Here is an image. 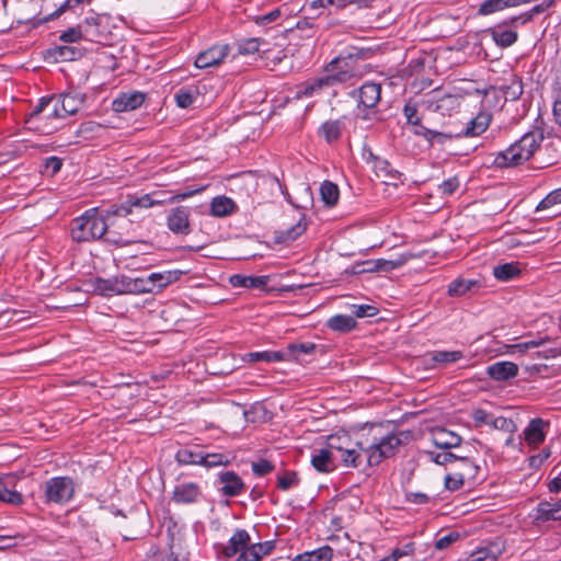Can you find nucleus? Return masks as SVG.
Segmentation results:
<instances>
[{
	"label": "nucleus",
	"mask_w": 561,
	"mask_h": 561,
	"mask_svg": "<svg viewBox=\"0 0 561 561\" xmlns=\"http://www.w3.org/2000/svg\"><path fill=\"white\" fill-rule=\"evenodd\" d=\"M413 437L411 431L390 432L383 436L371 439L355 438L351 446L337 453L344 467L358 468L363 463L367 466H377L386 458L396 455L398 448L408 444Z\"/></svg>",
	"instance_id": "f257e3e1"
},
{
	"label": "nucleus",
	"mask_w": 561,
	"mask_h": 561,
	"mask_svg": "<svg viewBox=\"0 0 561 561\" xmlns=\"http://www.w3.org/2000/svg\"><path fill=\"white\" fill-rule=\"evenodd\" d=\"M543 139L545 136L542 128L535 127L525 133L508 148L497 152L493 160V164L500 169L522 165L535 156Z\"/></svg>",
	"instance_id": "f03ea898"
},
{
	"label": "nucleus",
	"mask_w": 561,
	"mask_h": 561,
	"mask_svg": "<svg viewBox=\"0 0 561 561\" xmlns=\"http://www.w3.org/2000/svg\"><path fill=\"white\" fill-rule=\"evenodd\" d=\"M113 216L108 209L99 213L98 208H90L70 222V237L73 242L84 243L102 239L107 231L106 220Z\"/></svg>",
	"instance_id": "7ed1b4c3"
},
{
	"label": "nucleus",
	"mask_w": 561,
	"mask_h": 561,
	"mask_svg": "<svg viewBox=\"0 0 561 561\" xmlns=\"http://www.w3.org/2000/svg\"><path fill=\"white\" fill-rule=\"evenodd\" d=\"M55 95L43 96L25 118V126L30 130L41 134H51L57 130L56 121L62 119Z\"/></svg>",
	"instance_id": "20e7f679"
},
{
	"label": "nucleus",
	"mask_w": 561,
	"mask_h": 561,
	"mask_svg": "<svg viewBox=\"0 0 561 561\" xmlns=\"http://www.w3.org/2000/svg\"><path fill=\"white\" fill-rule=\"evenodd\" d=\"M358 54H341L325 65V76L330 79L332 87L345 84L360 77Z\"/></svg>",
	"instance_id": "39448f33"
},
{
	"label": "nucleus",
	"mask_w": 561,
	"mask_h": 561,
	"mask_svg": "<svg viewBox=\"0 0 561 561\" xmlns=\"http://www.w3.org/2000/svg\"><path fill=\"white\" fill-rule=\"evenodd\" d=\"M45 501L47 503L66 504L75 494V483L69 477H54L44 484Z\"/></svg>",
	"instance_id": "423d86ee"
},
{
	"label": "nucleus",
	"mask_w": 561,
	"mask_h": 561,
	"mask_svg": "<svg viewBox=\"0 0 561 561\" xmlns=\"http://www.w3.org/2000/svg\"><path fill=\"white\" fill-rule=\"evenodd\" d=\"M131 277L122 275L113 278H98L94 289L102 296L133 295Z\"/></svg>",
	"instance_id": "0eeeda50"
},
{
	"label": "nucleus",
	"mask_w": 561,
	"mask_h": 561,
	"mask_svg": "<svg viewBox=\"0 0 561 561\" xmlns=\"http://www.w3.org/2000/svg\"><path fill=\"white\" fill-rule=\"evenodd\" d=\"M162 199H154L153 195L145 194L142 196H128L126 202L121 205H113L108 208V214L113 216L126 217L128 216L134 207L149 208L154 205H161Z\"/></svg>",
	"instance_id": "6e6552de"
},
{
	"label": "nucleus",
	"mask_w": 561,
	"mask_h": 561,
	"mask_svg": "<svg viewBox=\"0 0 561 561\" xmlns=\"http://www.w3.org/2000/svg\"><path fill=\"white\" fill-rule=\"evenodd\" d=\"M203 491L196 482H182L174 486L171 500L178 505H190L203 500Z\"/></svg>",
	"instance_id": "1a4fd4ad"
},
{
	"label": "nucleus",
	"mask_w": 561,
	"mask_h": 561,
	"mask_svg": "<svg viewBox=\"0 0 561 561\" xmlns=\"http://www.w3.org/2000/svg\"><path fill=\"white\" fill-rule=\"evenodd\" d=\"M348 95L357 98L358 107L374 108L380 101L381 85L375 82H365L359 89L352 90Z\"/></svg>",
	"instance_id": "9d476101"
},
{
	"label": "nucleus",
	"mask_w": 561,
	"mask_h": 561,
	"mask_svg": "<svg viewBox=\"0 0 561 561\" xmlns=\"http://www.w3.org/2000/svg\"><path fill=\"white\" fill-rule=\"evenodd\" d=\"M167 226L175 234H188L191 232L188 208L185 206L172 208L167 216Z\"/></svg>",
	"instance_id": "9b49d317"
},
{
	"label": "nucleus",
	"mask_w": 561,
	"mask_h": 561,
	"mask_svg": "<svg viewBox=\"0 0 561 561\" xmlns=\"http://www.w3.org/2000/svg\"><path fill=\"white\" fill-rule=\"evenodd\" d=\"M229 54V46L224 45H214L206 50L201 51L195 59V67L199 69H206L209 67H214L222 62V60Z\"/></svg>",
	"instance_id": "f8f14e48"
},
{
	"label": "nucleus",
	"mask_w": 561,
	"mask_h": 561,
	"mask_svg": "<svg viewBox=\"0 0 561 561\" xmlns=\"http://www.w3.org/2000/svg\"><path fill=\"white\" fill-rule=\"evenodd\" d=\"M146 100V94L139 91L121 93L113 102L114 112L122 113L134 111L140 107Z\"/></svg>",
	"instance_id": "ddd939ff"
},
{
	"label": "nucleus",
	"mask_w": 561,
	"mask_h": 561,
	"mask_svg": "<svg viewBox=\"0 0 561 561\" xmlns=\"http://www.w3.org/2000/svg\"><path fill=\"white\" fill-rule=\"evenodd\" d=\"M221 484L220 492L225 496L234 497L240 495L245 485L242 479L234 471H224L218 474Z\"/></svg>",
	"instance_id": "4468645a"
},
{
	"label": "nucleus",
	"mask_w": 561,
	"mask_h": 561,
	"mask_svg": "<svg viewBox=\"0 0 561 561\" xmlns=\"http://www.w3.org/2000/svg\"><path fill=\"white\" fill-rule=\"evenodd\" d=\"M251 541V537L245 529H237L226 546L220 547V552L225 558H232L241 553Z\"/></svg>",
	"instance_id": "2eb2a0df"
},
{
	"label": "nucleus",
	"mask_w": 561,
	"mask_h": 561,
	"mask_svg": "<svg viewBox=\"0 0 561 561\" xmlns=\"http://www.w3.org/2000/svg\"><path fill=\"white\" fill-rule=\"evenodd\" d=\"M332 84L328 76L312 78L298 85L296 98H312L320 94L324 89L331 88Z\"/></svg>",
	"instance_id": "dca6fc26"
},
{
	"label": "nucleus",
	"mask_w": 561,
	"mask_h": 561,
	"mask_svg": "<svg viewBox=\"0 0 561 561\" xmlns=\"http://www.w3.org/2000/svg\"><path fill=\"white\" fill-rule=\"evenodd\" d=\"M311 465L318 472H331L336 468L335 455L327 447L314 449L311 454Z\"/></svg>",
	"instance_id": "f3484780"
},
{
	"label": "nucleus",
	"mask_w": 561,
	"mask_h": 561,
	"mask_svg": "<svg viewBox=\"0 0 561 561\" xmlns=\"http://www.w3.org/2000/svg\"><path fill=\"white\" fill-rule=\"evenodd\" d=\"M433 444L440 449H451L459 447L461 444V437L446 430L445 427H435L431 433Z\"/></svg>",
	"instance_id": "a211bd4d"
},
{
	"label": "nucleus",
	"mask_w": 561,
	"mask_h": 561,
	"mask_svg": "<svg viewBox=\"0 0 561 561\" xmlns=\"http://www.w3.org/2000/svg\"><path fill=\"white\" fill-rule=\"evenodd\" d=\"M489 33L494 43L502 48L512 46L518 39V33L515 30L510 28L503 22L489 28Z\"/></svg>",
	"instance_id": "6ab92c4d"
},
{
	"label": "nucleus",
	"mask_w": 561,
	"mask_h": 561,
	"mask_svg": "<svg viewBox=\"0 0 561 561\" xmlns=\"http://www.w3.org/2000/svg\"><path fill=\"white\" fill-rule=\"evenodd\" d=\"M55 99L59 101L58 106L64 118L77 114L84 102L83 96L75 93H62L55 95Z\"/></svg>",
	"instance_id": "aec40b11"
},
{
	"label": "nucleus",
	"mask_w": 561,
	"mask_h": 561,
	"mask_svg": "<svg viewBox=\"0 0 561 561\" xmlns=\"http://www.w3.org/2000/svg\"><path fill=\"white\" fill-rule=\"evenodd\" d=\"M307 229L306 217L302 215L299 220L286 229L275 231L274 240L276 243H290L300 237Z\"/></svg>",
	"instance_id": "412c9836"
},
{
	"label": "nucleus",
	"mask_w": 561,
	"mask_h": 561,
	"mask_svg": "<svg viewBox=\"0 0 561 561\" xmlns=\"http://www.w3.org/2000/svg\"><path fill=\"white\" fill-rule=\"evenodd\" d=\"M463 357L461 351H434L426 354V363L431 368L445 366L456 363Z\"/></svg>",
	"instance_id": "4be33fe9"
},
{
	"label": "nucleus",
	"mask_w": 561,
	"mask_h": 561,
	"mask_svg": "<svg viewBox=\"0 0 561 561\" xmlns=\"http://www.w3.org/2000/svg\"><path fill=\"white\" fill-rule=\"evenodd\" d=\"M488 375L497 381L514 378L518 373V366L512 362H497L490 365L486 369Z\"/></svg>",
	"instance_id": "5701e85b"
},
{
	"label": "nucleus",
	"mask_w": 561,
	"mask_h": 561,
	"mask_svg": "<svg viewBox=\"0 0 561 561\" xmlns=\"http://www.w3.org/2000/svg\"><path fill=\"white\" fill-rule=\"evenodd\" d=\"M343 128L344 124L341 119H329L321 124L318 135L325 142L332 144L341 138Z\"/></svg>",
	"instance_id": "b1692460"
},
{
	"label": "nucleus",
	"mask_w": 561,
	"mask_h": 561,
	"mask_svg": "<svg viewBox=\"0 0 561 561\" xmlns=\"http://www.w3.org/2000/svg\"><path fill=\"white\" fill-rule=\"evenodd\" d=\"M536 522L545 523L549 520H561V505L556 501L540 502L536 508Z\"/></svg>",
	"instance_id": "393cba45"
},
{
	"label": "nucleus",
	"mask_w": 561,
	"mask_h": 561,
	"mask_svg": "<svg viewBox=\"0 0 561 561\" xmlns=\"http://www.w3.org/2000/svg\"><path fill=\"white\" fill-rule=\"evenodd\" d=\"M270 280V276L261 275V276H245L241 274H236L230 277V283L234 287H244V288H257L265 289Z\"/></svg>",
	"instance_id": "a878e982"
},
{
	"label": "nucleus",
	"mask_w": 561,
	"mask_h": 561,
	"mask_svg": "<svg viewBox=\"0 0 561 561\" xmlns=\"http://www.w3.org/2000/svg\"><path fill=\"white\" fill-rule=\"evenodd\" d=\"M546 422L542 419H533L524 430V437L528 444L538 445L545 440L543 427Z\"/></svg>",
	"instance_id": "bb28decb"
},
{
	"label": "nucleus",
	"mask_w": 561,
	"mask_h": 561,
	"mask_svg": "<svg viewBox=\"0 0 561 561\" xmlns=\"http://www.w3.org/2000/svg\"><path fill=\"white\" fill-rule=\"evenodd\" d=\"M479 282L476 279H466L462 277L454 279L447 287V295L449 297H461L469 291L478 289Z\"/></svg>",
	"instance_id": "cd10ccee"
},
{
	"label": "nucleus",
	"mask_w": 561,
	"mask_h": 561,
	"mask_svg": "<svg viewBox=\"0 0 561 561\" xmlns=\"http://www.w3.org/2000/svg\"><path fill=\"white\" fill-rule=\"evenodd\" d=\"M491 114L488 112L478 113L468 124L465 135L469 137L479 136L486 130L491 123Z\"/></svg>",
	"instance_id": "c85d7f7f"
},
{
	"label": "nucleus",
	"mask_w": 561,
	"mask_h": 561,
	"mask_svg": "<svg viewBox=\"0 0 561 561\" xmlns=\"http://www.w3.org/2000/svg\"><path fill=\"white\" fill-rule=\"evenodd\" d=\"M522 274L518 262L499 264L493 267V276L500 282H510Z\"/></svg>",
	"instance_id": "c756f323"
},
{
	"label": "nucleus",
	"mask_w": 561,
	"mask_h": 561,
	"mask_svg": "<svg viewBox=\"0 0 561 561\" xmlns=\"http://www.w3.org/2000/svg\"><path fill=\"white\" fill-rule=\"evenodd\" d=\"M131 286L133 295L160 293L153 273L147 277L131 278Z\"/></svg>",
	"instance_id": "7c9ffc66"
},
{
	"label": "nucleus",
	"mask_w": 561,
	"mask_h": 561,
	"mask_svg": "<svg viewBox=\"0 0 561 561\" xmlns=\"http://www.w3.org/2000/svg\"><path fill=\"white\" fill-rule=\"evenodd\" d=\"M236 204L227 196H216L210 203V214L214 217H226L234 213Z\"/></svg>",
	"instance_id": "2f4dec72"
},
{
	"label": "nucleus",
	"mask_w": 561,
	"mask_h": 561,
	"mask_svg": "<svg viewBox=\"0 0 561 561\" xmlns=\"http://www.w3.org/2000/svg\"><path fill=\"white\" fill-rule=\"evenodd\" d=\"M408 259L404 255H400L396 260H385L378 259L375 262H368L367 264L371 265L368 268H364L360 272H391L396 268L401 267L407 263Z\"/></svg>",
	"instance_id": "473e14b6"
},
{
	"label": "nucleus",
	"mask_w": 561,
	"mask_h": 561,
	"mask_svg": "<svg viewBox=\"0 0 561 561\" xmlns=\"http://www.w3.org/2000/svg\"><path fill=\"white\" fill-rule=\"evenodd\" d=\"M333 549L325 545L312 551H306L296 556L293 561H332Z\"/></svg>",
	"instance_id": "72a5a7b5"
},
{
	"label": "nucleus",
	"mask_w": 561,
	"mask_h": 561,
	"mask_svg": "<svg viewBox=\"0 0 561 561\" xmlns=\"http://www.w3.org/2000/svg\"><path fill=\"white\" fill-rule=\"evenodd\" d=\"M354 439L355 438H353L347 432L341 431L327 437V448L331 449L332 454L335 455L342 449L351 446V443Z\"/></svg>",
	"instance_id": "f704fd0d"
},
{
	"label": "nucleus",
	"mask_w": 561,
	"mask_h": 561,
	"mask_svg": "<svg viewBox=\"0 0 561 561\" xmlns=\"http://www.w3.org/2000/svg\"><path fill=\"white\" fill-rule=\"evenodd\" d=\"M80 56V49L73 46H56L48 50V57L56 62L76 60Z\"/></svg>",
	"instance_id": "c9c22d12"
},
{
	"label": "nucleus",
	"mask_w": 561,
	"mask_h": 561,
	"mask_svg": "<svg viewBox=\"0 0 561 561\" xmlns=\"http://www.w3.org/2000/svg\"><path fill=\"white\" fill-rule=\"evenodd\" d=\"M327 325L332 331L346 333L356 327V321L352 316L336 314L328 320Z\"/></svg>",
	"instance_id": "e433bc0d"
},
{
	"label": "nucleus",
	"mask_w": 561,
	"mask_h": 561,
	"mask_svg": "<svg viewBox=\"0 0 561 561\" xmlns=\"http://www.w3.org/2000/svg\"><path fill=\"white\" fill-rule=\"evenodd\" d=\"M472 467L468 466L466 472L456 470L445 477V488L449 491L459 490L466 481H472Z\"/></svg>",
	"instance_id": "4c0bfd02"
},
{
	"label": "nucleus",
	"mask_w": 561,
	"mask_h": 561,
	"mask_svg": "<svg viewBox=\"0 0 561 561\" xmlns=\"http://www.w3.org/2000/svg\"><path fill=\"white\" fill-rule=\"evenodd\" d=\"M243 359L249 363H275L284 360L285 354L278 351L251 352L245 354Z\"/></svg>",
	"instance_id": "58836bf2"
},
{
	"label": "nucleus",
	"mask_w": 561,
	"mask_h": 561,
	"mask_svg": "<svg viewBox=\"0 0 561 561\" xmlns=\"http://www.w3.org/2000/svg\"><path fill=\"white\" fill-rule=\"evenodd\" d=\"M428 102L433 111L443 113L444 111L453 110L457 103V99L450 94L439 96V93L434 91Z\"/></svg>",
	"instance_id": "ea45409f"
},
{
	"label": "nucleus",
	"mask_w": 561,
	"mask_h": 561,
	"mask_svg": "<svg viewBox=\"0 0 561 561\" xmlns=\"http://www.w3.org/2000/svg\"><path fill=\"white\" fill-rule=\"evenodd\" d=\"M320 195L323 203L332 207L337 203L340 196L339 186L331 181H324L320 186Z\"/></svg>",
	"instance_id": "a19ab883"
},
{
	"label": "nucleus",
	"mask_w": 561,
	"mask_h": 561,
	"mask_svg": "<svg viewBox=\"0 0 561 561\" xmlns=\"http://www.w3.org/2000/svg\"><path fill=\"white\" fill-rule=\"evenodd\" d=\"M203 453L190 448H181L175 454V460L179 465H201Z\"/></svg>",
	"instance_id": "79ce46f5"
},
{
	"label": "nucleus",
	"mask_w": 561,
	"mask_h": 561,
	"mask_svg": "<svg viewBox=\"0 0 561 561\" xmlns=\"http://www.w3.org/2000/svg\"><path fill=\"white\" fill-rule=\"evenodd\" d=\"M0 501L18 506L23 503V495L10 489L8 483L3 479H0Z\"/></svg>",
	"instance_id": "37998d69"
},
{
	"label": "nucleus",
	"mask_w": 561,
	"mask_h": 561,
	"mask_svg": "<svg viewBox=\"0 0 561 561\" xmlns=\"http://www.w3.org/2000/svg\"><path fill=\"white\" fill-rule=\"evenodd\" d=\"M508 0H483L478 9L479 15H490L508 9Z\"/></svg>",
	"instance_id": "c03bdc74"
},
{
	"label": "nucleus",
	"mask_w": 561,
	"mask_h": 561,
	"mask_svg": "<svg viewBox=\"0 0 561 561\" xmlns=\"http://www.w3.org/2000/svg\"><path fill=\"white\" fill-rule=\"evenodd\" d=\"M263 44H266L265 42H262L257 37H251V38H244L240 39L237 43L238 53L240 55H252L254 53H257L261 50V46Z\"/></svg>",
	"instance_id": "a18cd8bd"
},
{
	"label": "nucleus",
	"mask_w": 561,
	"mask_h": 561,
	"mask_svg": "<svg viewBox=\"0 0 561 561\" xmlns=\"http://www.w3.org/2000/svg\"><path fill=\"white\" fill-rule=\"evenodd\" d=\"M153 274H154V277L157 280V286H158L159 290L161 291L167 286L178 282L180 279V277L182 276L183 272L179 271V270H174V271H164V272H159V273H153Z\"/></svg>",
	"instance_id": "49530a36"
},
{
	"label": "nucleus",
	"mask_w": 561,
	"mask_h": 561,
	"mask_svg": "<svg viewBox=\"0 0 561 561\" xmlns=\"http://www.w3.org/2000/svg\"><path fill=\"white\" fill-rule=\"evenodd\" d=\"M428 458L439 466H446L447 463L457 462L460 455L454 454L450 449H443L439 453L427 451Z\"/></svg>",
	"instance_id": "de8ad7c7"
},
{
	"label": "nucleus",
	"mask_w": 561,
	"mask_h": 561,
	"mask_svg": "<svg viewBox=\"0 0 561 561\" xmlns=\"http://www.w3.org/2000/svg\"><path fill=\"white\" fill-rule=\"evenodd\" d=\"M300 479L296 471H284L283 474L277 477V488L282 491H288L291 488L298 486Z\"/></svg>",
	"instance_id": "09e8293b"
},
{
	"label": "nucleus",
	"mask_w": 561,
	"mask_h": 561,
	"mask_svg": "<svg viewBox=\"0 0 561 561\" xmlns=\"http://www.w3.org/2000/svg\"><path fill=\"white\" fill-rule=\"evenodd\" d=\"M316 19V15H307L302 20L298 21L296 24V30H293L291 32H301V34L298 35V37H313L316 34L312 20Z\"/></svg>",
	"instance_id": "8fccbe9b"
},
{
	"label": "nucleus",
	"mask_w": 561,
	"mask_h": 561,
	"mask_svg": "<svg viewBox=\"0 0 561 561\" xmlns=\"http://www.w3.org/2000/svg\"><path fill=\"white\" fill-rule=\"evenodd\" d=\"M490 425L499 431H503L510 434H514L517 431V426L512 419L504 416H492Z\"/></svg>",
	"instance_id": "3c124183"
},
{
	"label": "nucleus",
	"mask_w": 561,
	"mask_h": 561,
	"mask_svg": "<svg viewBox=\"0 0 561 561\" xmlns=\"http://www.w3.org/2000/svg\"><path fill=\"white\" fill-rule=\"evenodd\" d=\"M202 466L211 468L221 465H228L230 462L229 456L220 453L204 454L202 459Z\"/></svg>",
	"instance_id": "603ef678"
},
{
	"label": "nucleus",
	"mask_w": 561,
	"mask_h": 561,
	"mask_svg": "<svg viewBox=\"0 0 561 561\" xmlns=\"http://www.w3.org/2000/svg\"><path fill=\"white\" fill-rule=\"evenodd\" d=\"M504 96L506 100L516 101L523 94V83L520 80L513 78L510 84L504 85L503 88Z\"/></svg>",
	"instance_id": "864d4df0"
},
{
	"label": "nucleus",
	"mask_w": 561,
	"mask_h": 561,
	"mask_svg": "<svg viewBox=\"0 0 561 561\" xmlns=\"http://www.w3.org/2000/svg\"><path fill=\"white\" fill-rule=\"evenodd\" d=\"M374 0H327L329 9L334 8L335 10H343L350 4H357L359 8H366L371 4ZM331 14V10H329Z\"/></svg>",
	"instance_id": "5fc2aeb1"
},
{
	"label": "nucleus",
	"mask_w": 561,
	"mask_h": 561,
	"mask_svg": "<svg viewBox=\"0 0 561 561\" xmlns=\"http://www.w3.org/2000/svg\"><path fill=\"white\" fill-rule=\"evenodd\" d=\"M561 204V187L549 193L540 203L537 205L536 210L549 209L556 205Z\"/></svg>",
	"instance_id": "6e6d98bb"
},
{
	"label": "nucleus",
	"mask_w": 561,
	"mask_h": 561,
	"mask_svg": "<svg viewBox=\"0 0 561 561\" xmlns=\"http://www.w3.org/2000/svg\"><path fill=\"white\" fill-rule=\"evenodd\" d=\"M195 93L192 90L181 89L175 93V101L178 106L182 108L190 107L195 101Z\"/></svg>",
	"instance_id": "4d7b16f0"
},
{
	"label": "nucleus",
	"mask_w": 561,
	"mask_h": 561,
	"mask_svg": "<svg viewBox=\"0 0 561 561\" xmlns=\"http://www.w3.org/2000/svg\"><path fill=\"white\" fill-rule=\"evenodd\" d=\"M274 470V465L267 459H260L252 463V471L257 477H264Z\"/></svg>",
	"instance_id": "13d9d810"
},
{
	"label": "nucleus",
	"mask_w": 561,
	"mask_h": 561,
	"mask_svg": "<svg viewBox=\"0 0 561 561\" xmlns=\"http://www.w3.org/2000/svg\"><path fill=\"white\" fill-rule=\"evenodd\" d=\"M459 187V180L457 176L449 178L438 185V192L442 195L449 196L454 194Z\"/></svg>",
	"instance_id": "bf43d9fd"
},
{
	"label": "nucleus",
	"mask_w": 561,
	"mask_h": 561,
	"mask_svg": "<svg viewBox=\"0 0 561 561\" xmlns=\"http://www.w3.org/2000/svg\"><path fill=\"white\" fill-rule=\"evenodd\" d=\"M353 313L357 318H370L378 313V308L373 305H354Z\"/></svg>",
	"instance_id": "052dcab7"
},
{
	"label": "nucleus",
	"mask_w": 561,
	"mask_h": 561,
	"mask_svg": "<svg viewBox=\"0 0 561 561\" xmlns=\"http://www.w3.org/2000/svg\"><path fill=\"white\" fill-rule=\"evenodd\" d=\"M91 0H66L54 13H51L46 20H53L60 16L65 11L73 9L82 3H89Z\"/></svg>",
	"instance_id": "680f3d73"
},
{
	"label": "nucleus",
	"mask_w": 561,
	"mask_h": 561,
	"mask_svg": "<svg viewBox=\"0 0 561 561\" xmlns=\"http://www.w3.org/2000/svg\"><path fill=\"white\" fill-rule=\"evenodd\" d=\"M376 168L383 172L389 180H399L401 176V173L394 170L387 160H377Z\"/></svg>",
	"instance_id": "e2e57ef3"
},
{
	"label": "nucleus",
	"mask_w": 561,
	"mask_h": 561,
	"mask_svg": "<svg viewBox=\"0 0 561 561\" xmlns=\"http://www.w3.org/2000/svg\"><path fill=\"white\" fill-rule=\"evenodd\" d=\"M457 463H458V470H456L457 472H466L468 466H471L473 469L472 470V481L477 478V474H478L480 468L469 457L460 455L457 460Z\"/></svg>",
	"instance_id": "0e129e2a"
},
{
	"label": "nucleus",
	"mask_w": 561,
	"mask_h": 561,
	"mask_svg": "<svg viewBox=\"0 0 561 561\" xmlns=\"http://www.w3.org/2000/svg\"><path fill=\"white\" fill-rule=\"evenodd\" d=\"M82 33L80 27H71L66 32L61 33L59 39L65 43H76L82 38Z\"/></svg>",
	"instance_id": "69168bd1"
},
{
	"label": "nucleus",
	"mask_w": 561,
	"mask_h": 561,
	"mask_svg": "<svg viewBox=\"0 0 561 561\" xmlns=\"http://www.w3.org/2000/svg\"><path fill=\"white\" fill-rule=\"evenodd\" d=\"M531 21V14L522 13L519 15L511 16L504 21L505 25H507L510 28L517 27L518 25H524Z\"/></svg>",
	"instance_id": "338daca9"
},
{
	"label": "nucleus",
	"mask_w": 561,
	"mask_h": 561,
	"mask_svg": "<svg viewBox=\"0 0 561 561\" xmlns=\"http://www.w3.org/2000/svg\"><path fill=\"white\" fill-rule=\"evenodd\" d=\"M415 546L414 542H408L400 548H396L392 550L391 556L396 561H398L402 557L412 556L414 553Z\"/></svg>",
	"instance_id": "774afa93"
}]
</instances>
